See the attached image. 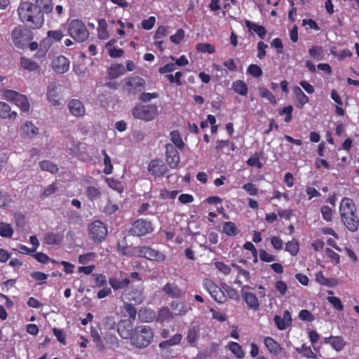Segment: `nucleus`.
Returning a JSON list of instances; mask_svg holds the SVG:
<instances>
[{"mask_svg": "<svg viewBox=\"0 0 359 359\" xmlns=\"http://www.w3.org/2000/svg\"><path fill=\"white\" fill-rule=\"evenodd\" d=\"M264 342L266 349L271 354L278 355L281 354L283 351L280 345L271 337H266Z\"/></svg>", "mask_w": 359, "mask_h": 359, "instance_id": "obj_19", "label": "nucleus"}, {"mask_svg": "<svg viewBox=\"0 0 359 359\" xmlns=\"http://www.w3.org/2000/svg\"><path fill=\"white\" fill-rule=\"evenodd\" d=\"M325 342L327 344H330L332 347L337 351H341L346 345V342L344 341L343 337L340 336H331L328 338H325Z\"/></svg>", "mask_w": 359, "mask_h": 359, "instance_id": "obj_29", "label": "nucleus"}, {"mask_svg": "<svg viewBox=\"0 0 359 359\" xmlns=\"http://www.w3.org/2000/svg\"><path fill=\"white\" fill-rule=\"evenodd\" d=\"M229 350L239 359L243 358L245 353L242 349L241 346L234 341H231L229 344Z\"/></svg>", "mask_w": 359, "mask_h": 359, "instance_id": "obj_47", "label": "nucleus"}, {"mask_svg": "<svg viewBox=\"0 0 359 359\" xmlns=\"http://www.w3.org/2000/svg\"><path fill=\"white\" fill-rule=\"evenodd\" d=\"M13 203L12 197L6 192L0 191V208L8 207Z\"/></svg>", "mask_w": 359, "mask_h": 359, "instance_id": "obj_54", "label": "nucleus"}, {"mask_svg": "<svg viewBox=\"0 0 359 359\" xmlns=\"http://www.w3.org/2000/svg\"><path fill=\"white\" fill-rule=\"evenodd\" d=\"M68 34L77 42L85 41L90 35L86 25L83 21L75 19L69 22L68 25Z\"/></svg>", "mask_w": 359, "mask_h": 359, "instance_id": "obj_6", "label": "nucleus"}, {"mask_svg": "<svg viewBox=\"0 0 359 359\" xmlns=\"http://www.w3.org/2000/svg\"><path fill=\"white\" fill-rule=\"evenodd\" d=\"M297 351L306 358H316V355L312 351L310 346L303 344L300 348H297Z\"/></svg>", "mask_w": 359, "mask_h": 359, "instance_id": "obj_53", "label": "nucleus"}, {"mask_svg": "<svg viewBox=\"0 0 359 359\" xmlns=\"http://www.w3.org/2000/svg\"><path fill=\"white\" fill-rule=\"evenodd\" d=\"M109 283L114 290H118L128 287L130 283V280L129 278L121 279L117 277H111L109 279Z\"/></svg>", "mask_w": 359, "mask_h": 359, "instance_id": "obj_26", "label": "nucleus"}, {"mask_svg": "<svg viewBox=\"0 0 359 359\" xmlns=\"http://www.w3.org/2000/svg\"><path fill=\"white\" fill-rule=\"evenodd\" d=\"M32 257L39 262L42 264L48 263L51 262L53 263H57V262L53 259H50L46 254L43 252H36L32 255Z\"/></svg>", "mask_w": 359, "mask_h": 359, "instance_id": "obj_58", "label": "nucleus"}, {"mask_svg": "<svg viewBox=\"0 0 359 359\" xmlns=\"http://www.w3.org/2000/svg\"><path fill=\"white\" fill-rule=\"evenodd\" d=\"M117 251L123 255H127L129 257L134 256V247L130 249L127 245H122L120 242L117 243Z\"/></svg>", "mask_w": 359, "mask_h": 359, "instance_id": "obj_60", "label": "nucleus"}, {"mask_svg": "<svg viewBox=\"0 0 359 359\" xmlns=\"http://www.w3.org/2000/svg\"><path fill=\"white\" fill-rule=\"evenodd\" d=\"M245 289H252V287L248 285L242 286L241 294L243 301L247 304V306L249 309H251L254 311H257L260 307V303L257 297L255 295V294L251 292L245 291Z\"/></svg>", "mask_w": 359, "mask_h": 359, "instance_id": "obj_12", "label": "nucleus"}, {"mask_svg": "<svg viewBox=\"0 0 359 359\" xmlns=\"http://www.w3.org/2000/svg\"><path fill=\"white\" fill-rule=\"evenodd\" d=\"M20 20L32 29H39L44 23V16L41 11L37 9L34 3H20L18 8Z\"/></svg>", "mask_w": 359, "mask_h": 359, "instance_id": "obj_1", "label": "nucleus"}, {"mask_svg": "<svg viewBox=\"0 0 359 359\" xmlns=\"http://www.w3.org/2000/svg\"><path fill=\"white\" fill-rule=\"evenodd\" d=\"M199 337L200 327L198 325H194L188 330L186 339L189 346H196Z\"/></svg>", "mask_w": 359, "mask_h": 359, "instance_id": "obj_24", "label": "nucleus"}, {"mask_svg": "<svg viewBox=\"0 0 359 359\" xmlns=\"http://www.w3.org/2000/svg\"><path fill=\"white\" fill-rule=\"evenodd\" d=\"M196 49L198 52L214 53L215 47L209 43H200L196 45Z\"/></svg>", "mask_w": 359, "mask_h": 359, "instance_id": "obj_52", "label": "nucleus"}, {"mask_svg": "<svg viewBox=\"0 0 359 359\" xmlns=\"http://www.w3.org/2000/svg\"><path fill=\"white\" fill-rule=\"evenodd\" d=\"M146 81L139 76L126 77L123 81V90L129 96H136L145 89Z\"/></svg>", "mask_w": 359, "mask_h": 359, "instance_id": "obj_4", "label": "nucleus"}, {"mask_svg": "<svg viewBox=\"0 0 359 359\" xmlns=\"http://www.w3.org/2000/svg\"><path fill=\"white\" fill-rule=\"evenodd\" d=\"M11 39L17 48H24L29 41L33 39V36L32 33L27 29L23 27H16L12 31Z\"/></svg>", "mask_w": 359, "mask_h": 359, "instance_id": "obj_8", "label": "nucleus"}, {"mask_svg": "<svg viewBox=\"0 0 359 359\" xmlns=\"http://www.w3.org/2000/svg\"><path fill=\"white\" fill-rule=\"evenodd\" d=\"M154 231L151 222L147 219L140 218L132 223L130 233L134 236H144Z\"/></svg>", "mask_w": 359, "mask_h": 359, "instance_id": "obj_11", "label": "nucleus"}, {"mask_svg": "<svg viewBox=\"0 0 359 359\" xmlns=\"http://www.w3.org/2000/svg\"><path fill=\"white\" fill-rule=\"evenodd\" d=\"M339 213L341 221L349 231L354 232L358 230L359 219L356 214L355 203L351 198H342L339 205Z\"/></svg>", "mask_w": 359, "mask_h": 359, "instance_id": "obj_2", "label": "nucleus"}, {"mask_svg": "<svg viewBox=\"0 0 359 359\" xmlns=\"http://www.w3.org/2000/svg\"><path fill=\"white\" fill-rule=\"evenodd\" d=\"M203 286L217 303L224 304L226 302L227 298L222 287L220 288L211 279L205 278L203 281Z\"/></svg>", "mask_w": 359, "mask_h": 359, "instance_id": "obj_9", "label": "nucleus"}, {"mask_svg": "<svg viewBox=\"0 0 359 359\" xmlns=\"http://www.w3.org/2000/svg\"><path fill=\"white\" fill-rule=\"evenodd\" d=\"M273 320L279 330H285L292 325V322L291 314L288 310L284 311L283 317L275 316Z\"/></svg>", "mask_w": 359, "mask_h": 359, "instance_id": "obj_18", "label": "nucleus"}, {"mask_svg": "<svg viewBox=\"0 0 359 359\" xmlns=\"http://www.w3.org/2000/svg\"><path fill=\"white\" fill-rule=\"evenodd\" d=\"M222 232L229 236H236L240 231L233 222H225L222 225Z\"/></svg>", "mask_w": 359, "mask_h": 359, "instance_id": "obj_31", "label": "nucleus"}, {"mask_svg": "<svg viewBox=\"0 0 359 359\" xmlns=\"http://www.w3.org/2000/svg\"><path fill=\"white\" fill-rule=\"evenodd\" d=\"M47 35L53 41H60L64 36L63 32L60 29L50 30L48 32Z\"/></svg>", "mask_w": 359, "mask_h": 359, "instance_id": "obj_64", "label": "nucleus"}, {"mask_svg": "<svg viewBox=\"0 0 359 359\" xmlns=\"http://www.w3.org/2000/svg\"><path fill=\"white\" fill-rule=\"evenodd\" d=\"M162 290L165 294L173 298H179L183 295L182 290L175 283H166Z\"/></svg>", "mask_w": 359, "mask_h": 359, "instance_id": "obj_23", "label": "nucleus"}, {"mask_svg": "<svg viewBox=\"0 0 359 359\" xmlns=\"http://www.w3.org/2000/svg\"><path fill=\"white\" fill-rule=\"evenodd\" d=\"M214 265L219 272H221L222 274L225 276L229 275L231 272V269L230 266L222 262H215L214 263Z\"/></svg>", "mask_w": 359, "mask_h": 359, "instance_id": "obj_57", "label": "nucleus"}, {"mask_svg": "<svg viewBox=\"0 0 359 359\" xmlns=\"http://www.w3.org/2000/svg\"><path fill=\"white\" fill-rule=\"evenodd\" d=\"M222 289L224 290V292L226 293L227 296L235 301H238L240 299L239 294L238 293V291L234 289L233 287L226 285V283H222L221 285Z\"/></svg>", "mask_w": 359, "mask_h": 359, "instance_id": "obj_48", "label": "nucleus"}, {"mask_svg": "<svg viewBox=\"0 0 359 359\" xmlns=\"http://www.w3.org/2000/svg\"><path fill=\"white\" fill-rule=\"evenodd\" d=\"M88 233L95 243H100L107 236L108 231L104 222L95 220L89 224Z\"/></svg>", "mask_w": 359, "mask_h": 359, "instance_id": "obj_10", "label": "nucleus"}, {"mask_svg": "<svg viewBox=\"0 0 359 359\" xmlns=\"http://www.w3.org/2000/svg\"><path fill=\"white\" fill-rule=\"evenodd\" d=\"M149 172L155 177H160L165 175L168 171L167 165L161 159H153L148 165Z\"/></svg>", "mask_w": 359, "mask_h": 359, "instance_id": "obj_15", "label": "nucleus"}, {"mask_svg": "<svg viewBox=\"0 0 359 359\" xmlns=\"http://www.w3.org/2000/svg\"><path fill=\"white\" fill-rule=\"evenodd\" d=\"M158 107L156 104H136L132 109V115L135 118L144 121H150L158 115Z\"/></svg>", "mask_w": 359, "mask_h": 359, "instance_id": "obj_5", "label": "nucleus"}, {"mask_svg": "<svg viewBox=\"0 0 359 359\" xmlns=\"http://www.w3.org/2000/svg\"><path fill=\"white\" fill-rule=\"evenodd\" d=\"M36 5L37 9L41 11L43 14L50 13L53 11V4L52 0H36L34 3Z\"/></svg>", "mask_w": 359, "mask_h": 359, "instance_id": "obj_34", "label": "nucleus"}, {"mask_svg": "<svg viewBox=\"0 0 359 359\" xmlns=\"http://www.w3.org/2000/svg\"><path fill=\"white\" fill-rule=\"evenodd\" d=\"M47 96L48 101L54 106L58 105L59 102V94L57 93V87L56 83H50L48 86Z\"/></svg>", "mask_w": 359, "mask_h": 359, "instance_id": "obj_25", "label": "nucleus"}, {"mask_svg": "<svg viewBox=\"0 0 359 359\" xmlns=\"http://www.w3.org/2000/svg\"><path fill=\"white\" fill-rule=\"evenodd\" d=\"M170 135L173 145L177 149L183 151L184 149L185 144L181 137L180 132L178 130H173L170 133Z\"/></svg>", "mask_w": 359, "mask_h": 359, "instance_id": "obj_36", "label": "nucleus"}, {"mask_svg": "<svg viewBox=\"0 0 359 359\" xmlns=\"http://www.w3.org/2000/svg\"><path fill=\"white\" fill-rule=\"evenodd\" d=\"M259 95L263 98L267 99L272 104H276L277 102L274 95L266 88H259Z\"/></svg>", "mask_w": 359, "mask_h": 359, "instance_id": "obj_51", "label": "nucleus"}, {"mask_svg": "<svg viewBox=\"0 0 359 359\" xmlns=\"http://www.w3.org/2000/svg\"><path fill=\"white\" fill-rule=\"evenodd\" d=\"M173 318V315L168 307L161 308L158 313L157 320L160 323H163L165 321H168L171 318Z\"/></svg>", "mask_w": 359, "mask_h": 359, "instance_id": "obj_45", "label": "nucleus"}, {"mask_svg": "<svg viewBox=\"0 0 359 359\" xmlns=\"http://www.w3.org/2000/svg\"><path fill=\"white\" fill-rule=\"evenodd\" d=\"M133 255L134 257L145 258L156 262H163L166 259V256L163 252L149 246H135Z\"/></svg>", "mask_w": 359, "mask_h": 359, "instance_id": "obj_7", "label": "nucleus"}, {"mask_svg": "<svg viewBox=\"0 0 359 359\" xmlns=\"http://www.w3.org/2000/svg\"><path fill=\"white\" fill-rule=\"evenodd\" d=\"M292 111L293 107L292 105H288L282 109H280L278 110V114L279 115L285 114L286 116L285 118V121L286 123H289L292 121Z\"/></svg>", "mask_w": 359, "mask_h": 359, "instance_id": "obj_55", "label": "nucleus"}, {"mask_svg": "<svg viewBox=\"0 0 359 359\" xmlns=\"http://www.w3.org/2000/svg\"><path fill=\"white\" fill-rule=\"evenodd\" d=\"M325 255L334 264H339L340 257H339V254H337L333 250L328 248H326L325 249Z\"/></svg>", "mask_w": 359, "mask_h": 359, "instance_id": "obj_63", "label": "nucleus"}, {"mask_svg": "<svg viewBox=\"0 0 359 359\" xmlns=\"http://www.w3.org/2000/svg\"><path fill=\"white\" fill-rule=\"evenodd\" d=\"M126 72L124 67L121 64L111 65L107 69V73L110 79H116L123 74Z\"/></svg>", "mask_w": 359, "mask_h": 359, "instance_id": "obj_32", "label": "nucleus"}, {"mask_svg": "<svg viewBox=\"0 0 359 359\" xmlns=\"http://www.w3.org/2000/svg\"><path fill=\"white\" fill-rule=\"evenodd\" d=\"M21 130L29 137H34L38 134V128L32 122L27 121L21 128Z\"/></svg>", "mask_w": 359, "mask_h": 359, "instance_id": "obj_43", "label": "nucleus"}, {"mask_svg": "<svg viewBox=\"0 0 359 359\" xmlns=\"http://www.w3.org/2000/svg\"><path fill=\"white\" fill-rule=\"evenodd\" d=\"M20 65L22 69L29 71H36L39 68V65L36 62L25 57H21Z\"/></svg>", "mask_w": 359, "mask_h": 359, "instance_id": "obj_39", "label": "nucleus"}, {"mask_svg": "<svg viewBox=\"0 0 359 359\" xmlns=\"http://www.w3.org/2000/svg\"><path fill=\"white\" fill-rule=\"evenodd\" d=\"M0 116L3 118H15L17 116V113L11 111L8 104L0 102Z\"/></svg>", "mask_w": 359, "mask_h": 359, "instance_id": "obj_33", "label": "nucleus"}, {"mask_svg": "<svg viewBox=\"0 0 359 359\" xmlns=\"http://www.w3.org/2000/svg\"><path fill=\"white\" fill-rule=\"evenodd\" d=\"M154 332L149 325L136 326L130 337V344L138 348L147 347L152 341Z\"/></svg>", "mask_w": 359, "mask_h": 359, "instance_id": "obj_3", "label": "nucleus"}, {"mask_svg": "<svg viewBox=\"0 0 359 359\" xmlns=\"http://www.w3.org/2000/svg\"><path fill=\"white\" fill-rule=\"evenodd\" d=\"M14 102L18 107L20 108L22 111L27 112L29 111L30 105L26 96L20 94Z\"/></svg>", "mask_w": 359, "mask_h": 359, "instance_id": "obj_40", "label": "nucleus"}, {"mask_svg": "<svg viewBox=\"0 0 359 359\" xmlns=\"http://www.w3.org/2000/svg\"><path fill=\"white\" fill-rule=\"evenodd\" d=\"M184 36H185V32H184V29L180 28V29H177V31L176 32V33L175 34L170 36V39L172 43L178 45L184 39Z\"/></svg>", "mask_w": 359, "mask_h": 359, "instance_id": "obj_59", "label": "nucleus"}, {"mask_svg": "<svg viewBox=\"0 0 359 359\" xmlns=\"http://www.w3.org/2000/svg\"><path fill=\"white\" fill-rule=\"evenodd\" d=\"M232 89L236 94L241 96H246L248 92V87L243 80H236L232 83Z\"/></svg>", "mask_w": 359, "mask_h": 359, "instance_id": "obj_30", "label": "nucleus"}, {"mask_svg": "<svg viewBox=\"0 0 359 359\" xmlns=\"http://www.w3.org/2000/svg\"><path fill=\"white\" fill-rule=\"evenodd\" d=\"M133 321L129 320H121L117 325V332L123 339H128L131 337L133 332Z\"/></svg>", "mask_w": 359, "mask_h": 359, "instance_id": "obj_16", "label": "nucleus"}, {"mask_svg": "<svg viewBox=\"0 0 359 359\" xmlns=\"http://www.w3.org/2000/svg\"><path fill=\"white\" fill-rule=\"evenodd\" d=\"M245 25L249 32H253L261 39H264L265 38L267 31L263 25H258L249 20H245Z\"/></svg>", "mask_w": 359, "mask_h": 359, "instance_id": "obj_21", "label": "nucleus"}, {"mask_svg": "<svg viewBox=\"0 0 359 359\" xmlns=\"http://www.w3.org/2000/svg\"><path fill=\"white\" fill-rule=\"evenodd\" d=\"M316 280L320 285L328 287H334L337 284V281L335 279L325 277L322 271H319L316 274Z\"/></svg>", "mask_w": 359, "mask_h": 359, "instance_id": "obj_35", "label": "nucleus"}, {"mask_svg": "<svg viewBox=\"0 0 359 359\" xmlns=\"http://www.w3.org/2000/svg\"><path fill=\"white\" fill-rule=\"evenodd\" d=\"M257 57L259 59L262 60L266 55V49L268 48V45L266 44L263 41H259L257 43Z\"/></svg>", "mask_w": 359, "mask_h": 359, "instance_id": "obj_62", "label": "nucleus"}, {"mask_svg": "<svg viewBox=\"0 0 359 359\" xmlns=\"http://www.w3.org/2000/svg\"><path fill=\"white\" fill-rule=\"evenodd\" d=\"M90 334L97 349L100 352L104 351L105 350V344L98 332L95 330H91Z\"/></svg>", "mask_w": 359, "mask_h": 359, "instance_id": "obj_38", "label": "nucleus"}, {"mask_svg": "<svg viewBox=\"0 0 359 359\" xmlns=\"http://www.w3.org/2000/svg\"><path fill=\"white\" fill-rule=\"evenodd\" d=\"M182 338L183 336L182 334L177 333L170 339L160 342L158 346L161 349H168L171 346L179 345L181 343Z\"/></svg>", "mask_w": 359, "mask_h": 359, "instance_id": "obj_27", "label": "nucleus"}, {"mask_svg": "<svg viewBox=\"0 0 359 359\" xmlns=\"http://www.w3.org/2000/svg\"><path fill=\"white\" fill-rule=\"evenodd\" d=\"M88 198L92 201L98 198L101 194L99 188L95 187L90 186L88 187L86 191Z\"/></svg>", "mask_w": 359, "mask_h": 359, "instance_id": "obj_50", "label": "nucleus"}, {"mask_svg": "<svg viewBox=\"0 0 359 359\" xmlns=\"http://www.w3.org/2000/svg\"><path fill=\"white\" fill-rule=\"evenodd\" d=\"M135 304L129 302H123V310L128 314L129 318L128 320L135 322L137 316V309Z\"/></svg>", "mask_w": 359, "mask_h": 359, "instance_id": "obj_42", "label": "nucleus"}, {"mask_svg": "<svg viewBox=\"0 0 359 359\" xmlns=\"http://www.w3.org/2000/svg\"><path fill=\"white\" fill-rule=\"evenodd\" d=\"M52 68L58 74H63L69 68V60L63 55H60L52 60Z\"/></svg>", "mask_w": 359, "mask_h": 359, "instance_id": "obj_17", "label": "nucleus"}, {"mask_svg": "<svg viewBox=\"0 0 359 359\" xmlns=\"http://www.w3.org/2000/svg\"><path fill=\"white\" fill-rule=\"evenodd\" d=\"M64 236L60 233L48 232L44 236V243L48 245H59L63 241Z\"/></svg>", "mask_w": 359, "mask_h": 359, "instance_id": "obj_28", "label": "nucleus"}, {"mask_svg": "<svg viewBox=\"0 0 359 359\" xmlns=\"http://www.w3.org/2000/svg\"><path fill=\"white\" fill-rule=\"evenodd\" d=\"M165 161L172 169L177 168L180 162L178 151L172 144H167L165 145Z\"/></svg>", "mask_w": 359, "mask_h": 359, "instance_id": "obj_14", "label": "nucleus"}, {"mask_svg": "<svg viewBox=\"0 0 359 359\" xmlns=\"http://www.w3.org/2000/svg\"><path fill=\"white\" fill-rule=\"evenodd\" d=\"M299 250V244L297 240L293 238L285 244V251L288 252L292 256L297 255Z\"/></svg>", "mask_w": 359, "mask_h": 359, "instance_id": "obj_46", "label": "nucleus"}, {"mask_svg": "<svg viewBox=\"0 0 359 359\" xmlns=\"http://www.w3.org/2000/svg\"><path fill=\"white\" fill-rule=\"evenodd\" d=\"M13 229L11 224L0 222V236L4 238H11L13 234Z\"/></svg>", "mask_w": 359, "mask_h": 359, "instance_id": "obj_49", "label": "nucleus"}, {"mask_svg": "<svg viewBox=\"0 0 359 359\" xmlns=\"http://www.w3.org/2000/svg\"><path fill=\"white\" fill-rule=\"evenodd\" d=\"M259 256L260 260L264 262H272L276 259V256L268 253L265 250L263 249L259 250Z\"/></svg>", "mask_w": 359, "mask_h": 359, "instance_id": "obj_61", "label": "nucleus"}, {"mask_svg": "<svg viewBox=\"0 0 359 359\" xmlns=\"http://www.w3.org/2000/svg\"><path fill=\"white\" fill-rule=\"evenodd\" d=\"M293 93L296 107L299 109L303 108V107L309 101L308 96L306 95L302 89L298 86H295L293 88Z\"/></svg>", "mask_w": 359, "mask_h": 359, "instance_id": "obj_20", "label": "nucleus"}, {"mask_svg": "<svg viewBox=\"0 0 359 359\" xmlns=\"http://www.w3.org/2000/svg\"><path fill=\"white\" fill-rule=\"evenodd\" d=\"M247 72L255 78H259L263 74L261 67L255 64H252L248 66Z\"/></svg>", "mask_w": 359, "mask_h": 359, "instance_id": "obj_56", "label": "nucleus"}, {"mask_svg": "<svg viewBox=\"0 0 359 359\" xmlns=\"http://www.w3.org/2000/svg\"><path fill=\"white\" fill-rule=\"evenodd\" d=\"M39 166L42 170L55 174L58 172V168L56 164L50 161L44 160L39 163Z\"/></svg>", "mask_w": 359, "mask_h": 359, "instance_id": "obj_44", "label": "nucleus"}, {"mask_svg": "<svg viewBox=\"0 0 359 359\" xmlns=\"http://www.w3.org/2000/svg\"><path fill=\"white\" fill-rule=\"evenodd\" d=\"M69 109L71 114L75 116H82L85 114V107L83 103L76 99H73L69 102Z\"/></svg>", "mask_w": 359, "mask_h": 359, "instance_id": "obj_22", "label": "nucleus"}, {"mask_svg": "<svg viewBox=\"0 0 359 359\" xmlns=\"http://www.w3.org/2000/svg\"><path fill=\"white\" fill-rule=\"evenodd\" d=\"M141 321L151 322L156 317L155 313L151 309H140L138 313Z\"/></svg>", "mask_w": 359, "mask_h": 359, "instance_id": "obj_41", "label": "nucleus"}, {"mask_svg": "<svg viewBox=\"0 0 359 359\" xmlns=\"http://www.w3.org/2000/svg\"><path fill=\"white\" fill-rule=\"evenodd\" d=\"M123 297L125 299L124 302L131 303L135 305L141 304L144 299L143 289H127L123 292Z\"/></svg>", "mask_w": 359, "mask_h": 359, "instance_id": "obj_13", "label": "nucleus"}, {"mask_svg": "<svg viewBox=\"0 0 359 359\" xmlns=\"http://www.w3.org/2000/svg\"><path fill=\"white\" fill-rule=\"evenodd\" d=\"M97 36L102 40L107 39L109 36L107 30V24L104 19L98 20Z\"/></svg>", "mask_w": 359, "mask_h": 359, "instance_id": "obj_37", "label": "nucleus"}]
</instances>
